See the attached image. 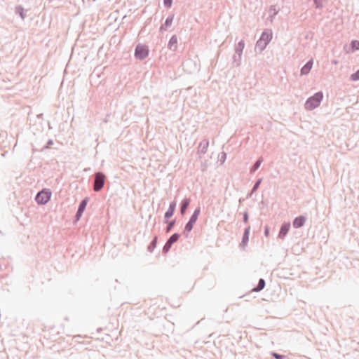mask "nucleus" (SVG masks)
Instances as JSON below:
<instances>
[{
	"mask_svg": "<svg viewBox=\"0 0 359 359\" xmlns=\"http://www.w3.org/2000/svg\"><path fill=\"white\" fill-rule=\"evenodd\" d=\"M149 55V48L146 45L138 44L135 49V57L140 60H144Z\"/></svg>",
	"mask_w": 359,
	"mask_h": 359,
	"instance_id": "4",
	"label": "nucleus"
},
{
	"mask_svg": "<svg viewBox=\"0 0 359 359\" xmlns=\"http://www.w3.org/2000/svg\"><path fill=\"white\" fill-rule=\"evenodd\" d=\"M250 231V226H248L244 230L242 241L241 243H240V247L245 248L247 245L248 242L249 241Z\"/></svg>",
	"mask_w": 359,
	"mask_h": 359,
	"instance_id": "9",
	"label": "nucleus"
},
{
	"mask_svg": "<svg viewBox=\"0 0 359 359\" xmlns=\"http://www.w3.org/2000/svg\"><path fill=\"white\" fill-rule=\"evenodd\" d=\"M165 222L168 223V225L165 228V231L166 233H169L172 229V228L174 227V226L175 225V219H173V220H171L170 222H168L167 220L165 221Z\"/></svg>",
	"mask_w": 359,
	"mask_h": 359,
	"instance_id": "26",
	"label": "nucleus"
},
{
	"mask_svg": "<svg viewBox=\"0 0 359 359\" xmlns=\"http://www.w3.org/2000/svg\"><path fill=\"white\" fill-rule=\"evenodd\" d=\"M177 203L176 201H172L168 207V210L165 212L164 215L165 219H169L174 214L176 209Z\"/></svg>",
	"mask_w": 359,
	"mask_h": 359,
	"instance_id": "7",
	"label": "nucleus"
},
{
	"mask_svg": "<svg viewBox=\"0 0 359 359\" xmlns=\"http://www.w3.org/2000/svg\"><path fill=\"white\" fill-rule=\"evenodd\" d=\"M241 55H238L235 53V54L233 56V62L236 64V67H239L241 63Z\"/></svg>",
	"mask_w": 359,
	"mask_h": 359,
	"instance_id": "24",
	"label": "nucleus"
},
{
	"mask_svg": "<svg viewBox=\"0 0 359 359\" xmlns=\"http://www.w3.org/2000/svg\"><path fill=\"white\" fill-rule=\"evenodd\" d=\"M208 147H209L208 140H207V139L203 140L199 144V146L198 148V153L200 154H205L208 151Z\"/></svg>",
	"mask_w": 359,
	"mask_h": 359,
	"instance_id": "10",
	"label": "nucleus"
},
{
	"mask_svg": "<svg viewBox=\"0 0 359 359\" xmlns=\"http://www.w3.org/2000/svg\"><path fill=\"white\" fill-rule=\"evenodd\" d=\"M245 47V43H244V41L243 40H241V41H239L237 45L236 46V48H235V53L238 54V55H242V53H243V48Z\"/></svg>",
	"mask_w": 359,
	"mask_h": 359,
	"instance_id": "18",
	"label": "nucleus"
},
{
	"mask_svg": "<svg viewBox=\"0 0 359 359\" xmlns=\"http://www.w3.org/2000/svg\"><path fill=\"white\" fill-rule=\"evenodd\" d=\"M106 176L102 172H95L94 175L93 180V190L95 192H99L104 187Z\"/></svg>",
	"mask_w": 359,
	"mask_h": 359,
	"instance_id": "3",
	"label": "nucleus"
},
{
	"mask_svg": "<svg viewBox=\"0 0 359 359\" xmlns=\"http://www.w3.org/2000/svg\"><path fill=\"white\" fill-rule=\"evenodd\" d=\"M179 238L180 234L177 233H175L170 236L167 241L172 245L175 243H176L178 241Z\"/></svg>",
	"mask_w": 359,
	"mask_h": 359,
	"instance_id": "21",
	"label": "nucleus"
},
{
	"mask_svg": "<svg viewBox=\"0 0 359 359\" xmlns=\"http://www.w3.org/2000/svg\"><path fill=\"white\" fill-rule=\"evenodd\" d=\"M15 13L18 14L22 20H24L26 17V15L24 13V8L22 6H18L15 7Z\"/></svg>",
	"mask_w": 359,
	"mask_h": 359,
	"instance_id": "22",
	"label": "nucleus"
},
{
	"mask_svg": "<svg viewBox=\"0 0 359 359\" xmlns=\"http://www.w3.org/2000/svg\"><path fill=\"white\" fill-rule=\"evenodd\" d=\"M265 285H266V283H265L264 279L260 278L258 281V284L257 285L256 287H255L252 289V291L257 292H260L261 290H262L264 288Z\"/></svg>",
	"mask_w": 359,
	"mask_h": 359,
	"instance_id": "17",
	"label": "nucleus"
},
{
	"mask_svg": "<svg viewBox=\"0 0 359 359\" xmlns=\"http://www.w3.org/2000/svg\"><path fill=\"white\" fill-rule=\"evenodd\" d=\"M88 197H86L85 198H83L79 203V208H78V211L80 212H83L86 208V205L88 204Z\"/></svg>",
	"mask_w": 359,
	"mask_h": 359,
	"instance_id": "19",
	"label": "nucleus"
},
{
	"mask_svg": "<svg viewBox=\"0 0 359 359\" xmlns=\"http://www.w3.org/2000/svg\"><path fill=\"white\" fill-rule=\"evenodd\" d=\"M306 217L303 215L298 216L295 217L292 222L293 227L295 229H299L302 227L305 222H306Z\"/></svg>",
	"mask_w": 359,
	"mask_h": 359,
	"instance_id": "6",
	"label": "nucleus"
},
{
	"mask_svg": "<svg viewBox=\"0 0 359 359\" xmlns=\"http://www.w3.org/2000/svg\"><path fill=\"white\" fill-rule=\"evenodd\" d=\"M248 219H249V215H248V212L246 210L243 212V222L244 223H247L248 222Z\"/></svg>",
	"mask_w": 359,
	"mask_h": 359,
	"instance_id": "37",
	"label": "nucleus"
},
{
	"mask_svg": "<svg viewBox=\"0 0 359 359\" xmlns=\"http://www.w3.org/2000/svg\"><path fill=\"white\" fill-rule=\"evenodd\" d=\"M269 11L273 13V14L270 16L271 21H272L273 18L278 13L279 10L276 9V6L275 5H272L270 6Z\"/></svg>",
	"mask_w": 359,
	"mask_h": 359,
	"instance_id": "27",
	"label": "nucleus"
},
{
	"mask_svg": "<svg viewBox=\"0 0 359 359\" xmlns=\"http://www.w3.org/2000/svg\"><path fill=\"white\" fill-rule=\"evenodd\" d=\"M196 221H197V219L191 216L189 222L186 224L184 230V234H185L186 236H187L188 233L190 232L193 229V227H194L195 223L196 222Z\"/></svg>",
	"mask_w": 359,
	"mask_h": 359,
	"instance_id": "8",
	"label": "nucleus"
},
{
	"mask_svg": "<svg viewBox=\"0 0 359 359\" xmlns=\"http://www.w3.org/2000/svg\"><path fill=\"white\" fill-rule=\"evenodd\" d=\"M52 192L49 189H43L36 194L35 201L39 205H45L50 200Z\"/></svg>",
	"mask_w": 359,
	"mask_h": 359,
	"instance_id": "2",
	"label": "nucleus"
},
{
	"mask_svg": "<svg viewBox=\"0 0 359 359\" xmlns=\"http://www.w3.org/2000/svg\"><path fill=\"white\" fill-rule=\"evenodd\" d=\"M190 202H191V200H190V198H185L184 199H183L182 201V202L180 203V209L181 215H183L186 213L187 208L189 206Z\"/></svg>",
	"mask_w": 359,
	"mask_h": 359,
	"instance_id": "13",
	"label": "nucleus"
},
{
	"mask_svg": "<svg viewBox=\"0 0 359 359\" xmlns=\"http://www.w3.org/2000/svg\"><path fill=\"white\" fill-rule=\"evenodd\" d=\"M269 43L263 41H261L260 39H259L257 41V43H256V47L257 48H259L261 51L264 50L266 46L268 45Z\"/></svg>",
	"mask_w": 359,
	"mask_h": 359,
	"instance_id": "23",
	"label": "nucleus"
},
{
	"mask_svg": "<svg viewBox=\"0 0 359 359\" xmlns=\"http://www.w3.org/2000/svg\"><path fill=\"white\" fill-rule=\"evenodd\" d=\"M269 228L266 226L264 229V235L266 236H269Z\"/></svg>",
	"mask_w": 359,
	"mask_h": 359,
	"instance_id": "39",
	"label": "nucleus"
},
{
	"mask_svg": "<svg viewBox=\"0 0 359 359\" xmlns=\"http://www.w3.org/2000/svg\"><path fill=\"white\" fill-rule=\"evenodd\" d=\"M171 247H172V245L170 243H169L168 241H166V243H165V245L163 248V253L166 254L167 252H168L169 250H170Z\"/></svg>",
	"mask_w": 359,
	"mask_h": 359,
	"instance_id": "29",
	"label": "nucleus"
},
{
	"mask_svg": "<svg viewBox=\"0 0 359 359\" xmlns=\"http://www.w3.org/2000/svg\"><path fill=\"white\" fill-rule=\"evenodd\" d=\"M200 213H201V208L200 207H197L195 209V210H194V213L192 214L191 216L198 219V217Z\"/></svg>",
	"mask_w": 359,
	"mask_h": 359,
	"instance_id": "34",
	"label": "nucleus"
},
{
	"mask_svg": "<svg viewBox=\"0 0 359 359\" xmlns=\"http://www.w3.org/2000/svg\"><path fill=\"white\" fill-rule=\"evenodd\" d=\"M313 66V60H309L301 69V75L308 74Z\"/></svg>",
	"mask_w": 359,
	"mask_h": 359,
	"instance_id": "14",
	"label": "nucleus"
},
{
	"mask_svg": "<svg viewBox=\"0 0 359 359\" xmlns=\"http://www.w3.org/2000/svg\"><path fill=\"white\" fill-rule=\"evenodd\" d=\"M351 81H356L359 80V69L353 74L351 75L350 77Z\"/></svg>",
	"mask_w": 359,
	"mask_h": 359,
	"instance_id": "30",
	"label": "nucleus"
},
{
	"mask_svg": "<svg viewBox=\"0 0 359 359\" xmlns=\"http://www.w3.org/2000/svg\"><path fill=\"white\" fill-rule=\"evenodd\" d=\"M157 241H158V237H157V236H154V238H153V240L151 241V243H149V245L147 247V250L149 252H152L154 251V250L156 248V245H157Z\"/></svg>",
	"mask_w": 359,
	"mask_h": 359,
	"instance_id": "20",
	"label": "nucleus"
},
{
	"mask_svg": "<svg viewBox=\"0 0 359 359\" xmlns=\"http://www.w3.org/2000/svg\"><path fill=\"white\" fill-rule=\"evenodd\" d=\"M243 201H244V199H243V198H240V199H239V203H241Z\"/></svg>",
	"mask_w": 359,
	"mask_h": 359,
	"instance_id": "41",
	"label": "nucleus"
},
{
	"mask_svg": "<svg viewBox=\"0 0 359 359\" xmlns=\"http://www.w3.org/2000/svg\"><path fill=\"white\" fill-rule=\"evenodd\" d=\"M271 39H272V32L270 29H265L262 32L261 37L259 38V39L261 41H263L267 43H269L271 41Z\"/></svg>",
	"mask_w": 359,
	"mask_h": 359,
	"instance_id": "11",
	"label": "nucleus"
},
{
	"mask_svg": "<svg viewBox=\"0 0 359 359\" xmlns=\"http://www.w3.org/2000/svg\"><path fill=\"white\" fill-rule=\"evenodd\" d=\"M323 98V94L321 91L316 93L313 95L309 97L305 104V109L307 110H313L317 108Z\"/></svg>",
	"mask_w": 359,
	"mask_h": 359,
	"instance_id": "1",
	"label": "nucleus"
},
{
	"mask_svg": "<svg viewBox=\"0 0 359 359\" xmlns=\"http://www.w3.org/2000/svg\"><path fill=\"white\" fill-rule=\"evenodd\" d=\"M163 4L166 8H170L172 6V0H163Z\"/></svg>",
	"mask_w": 359,
	"mask_h": 359,
	"instance_id": "36",
	"label": "nucleus"
},
{
	"mask_svg": "<svg viewBox=\"0 0 359 359\" xmlns=\"http://www.w3.org/2000/svg\"><path fill=\"white\" fill-rule=\"evenodd\" d=\"M226 159V154L224 151L221 152L219 154V160L221 164H223L225 162Z\"/></svg>",
	"mask_w": 359,
	"mask_h": 359,
	"instance_id": "31",
	"label": "nucleus"
},
{
	"mask_svg": "<svg viewBox=\"0 0 359 359\" xmlns=\"http://www.w3.org/2000/svg\"><path fill=\"white\" fill-rule=\"evenodd\" d=\"M351 46L353 50H359V41H352L351 43Z\"/></svg>",
	"mask_w": 359,
	"mask_h": 359,
	"instance_id": "33",
	"label": "nucleus"
},
{
	"mask_svg": "<svg viewBox=\"0 0 359 359\" xmlns=\"http://www.w3.org/2000/svg\"><path fill=\"white\" fill-rule=\"evenodd\" d=\"M252 194H253V193H252V191H251L250 193H249V194H248V196H247V198H250V197H251V196H252Z\"/></svg>",
	"mask_w": 359,
	"mask_h": 359,
	"instance_id": "40",
	"label": "nucleus"
},
{
	"mask_svg": "<svg viewBox=\"0 0 359 359\" xmlns=\"http://www.w3.org/2000/svg\"><path fill=\"white\" fill-rule=\"evenodd\" d=\"M53 141L52 140H48V141L46 143V145L44 146L43 148L42 149V151L50 148L51 145H53Z\"/></svg>",
	"mask_w": 359,
	"mask_h": 359,
	"instance_id": "35",
	"label": "nucleus"
},
{
	"mask_svg": "<svg viewBox=\"0 0 359 359\" xmlns=\"http://www.w3.org/2000/svg\"><path fill=\"white\" fill-rule=\"evenodd\" d=\"M83 212H80L77 210L76 215H75V219L76 221L79 220L80 218L81 217L82 215H83Z\"/></svg>",
	"mask_w": 359,
	"mask_h": 359,
	"instance_id": "38",
	"label": "nucleus"
},
{
	"mask_svg": "<svg viewBox=\"0 0 359 359\" xmlns=\"http://www.w3.org/2000/svg\"><path fill=\"white\" fill-rule=\"evenodd\" d=\"M290 229V222H284L280 229L278 237L280 239H284L287 236L289 230Z\"/></svg>",
	"mask_w": 359,
	"mask_h": 359,
	"instance_id": "5",
	"label": "nucleus"
},
{
	"mask_svg": "<svg viewBox=\"0 0 359 359\" xmlns=\"http://www.w3.org/2000/svg\"><path fill=\"white\" fill-rule=\"evenodd\" d=\"M168 48L172 51H176L177 48V37L176 35H173L171 36L168 44Z\"/></svg>",
	"mask_w": 359,
	"mask_h": 359,
	"instance_id": "12",
	"label": "nucleus"
},
{
	"mask_svg": "<svg viewBox=\"0 0 359 359\" xmlns=\"http://www.w3.org/2000/svg\"><path fill=\"white\" fill-rule=\"evenodd\" d=\"M271 355L276 359H285L287 358L286 355L277 353L276 352H272Z\"/></svg>",
	"mask_w": 359,
	"mask_h": 359,
	"instance_id": "32",
	"label": "nucleus"
},
{
	"mask_svg": "<svg viewBox=\"0 0 359 359\" xmlns=\"http://www.w3.org/2000/svg\"><path fill=\"white\" fill-rule=\"evenodd\" d=\"M262 179L259 178L255 182V183L252 189V193L255 192L258 189V188L259 187V186L262 183Z\"/></svg>",
	"mask_w": 359,
	"mask_h": 359,
	"instance_id": "28",
	"label": "nucleus"
},
{
	"mask_svg": "<svg viewBox=\"0 0 359 359\" xmlns=\"http://www.w3.org/2000/svg\"><path fill=\"white\" fill-rule=\"evenodd\" d=\"M173 19H174V15L173 14L170 15L169 16H168V18H166L164 24L161 26L160 31L163 32V30H166L168 27H170L171 25H172V22L173 21Z\"/></svg>",
	"mask_w": 359,
	"mask_h": 359,
	"instance_id": "15",
	"label": "nucleus"
},
{
	"mask_svg": "<svg viewBox=\"0 0 359 359\" xmlns=\"http://www.w3.org/2000/svg\"><path fill=\"white\" fill-rule=\"evenodd\" d=\"M327 0H313L315 7L318 9H321L324 7L325 3Z\"/></svg>",
	"mask_w": 359,
	"mask_h": 359,
	"instance_id": "25",
	"label": "nucleus"
},
{
	"mask_svg": "<svg viewBox=\"0 0 359 359\" xmlns=\"http://www.w3.org/2000/svg\"><path fill=\"white\" fill-rule=\"evenodd\" d=\"M263 162V158L262 156H260L253 164V165L251 167L250 170V172L251 174L254 173L261 165L262 163Z\"/></svg>",
	"mask_w": 359,
	"mask_h": 359,
	"instance_id": "16",
	"label": "nucleus"
}]
</instances>
